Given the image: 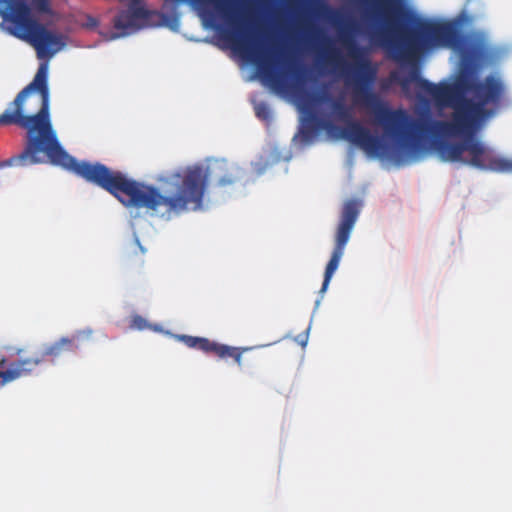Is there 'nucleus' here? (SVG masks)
<instances>
[{
	"label": "nucleus",
	"mask_w": 512,
	"mask_h": 512,
	"mask_svg": "<svg viewBox=\"0 0 512 512\" xmlns=\"http://www.w3.org/2000/svg\"><path fill=\"white\" fill-rule=\"evenodd\" d=\"M349 56L354 60L345 65L342 75L352 86L354 103L370 110L375 123L386 138L396 142L400 161L415 159L426 151V140L442 160L461 162L481 170L512 173V160L497 155L475 137L483 122L492 116L505 97V85L500 76L490 74L480 80L462 72L452 84H434L420 76L417 65L407 74L393 71L391 82L407 92L412 83L437 104L453 109L449 121L435 120L426 115L414 119L402 108L392 109L372 90L377 66L365 55L353 39H344Z\"/></svg>",
	"instance_id": "1"
},
{
	"label": "nucleus",
	"mask_w": 512,
	"mask_h": 512,
	"mask_svg": "<svg viewBox=\"0 0 512 512\" xmlns=\"http://www.w3.org/2000/svg\"><path fill=\"white\" fill-rule=\"evenodd\" d=\"M49 109L48 64L41 63L32 82L0 114V125H16L25 129L27 143L24 150L33 145L30 156L43 153L52 164L101 187L127 207L152 211L164 208L167 215L183 213V167L159 177L158 182L165 189V194H162L157 187L128 178L99 162L77 161L61 147L52 127Z\"/></svg>",
	"instance_id": "2"
},
{
	"label": "nucleus",
	"mask_w": 512,
	"mask_h": 512,
	"mask_svg": "<svg viewBox=\"0 0 512 512\" xmlns=\"http://www.w3.org/2000/svg\"><path fill=\"white\" fill-rule=\"evenodd\" d=\"M404 14L401 0H378L373 8L374 18L383 24L378 33L380 44L397 63L414 66L421 50L458 46L459 32L449 23H423L416 32L396 37L392 31Z\"/></svg>",
	"instance_id": "3"
},
{
	"label": "nucleus",
	"mask_w": 512,
	"mask_h": 512,
	"mask_svg": "<svg viewBox=\"0 0 512 512\" xmlns=\"http://www.w3.org/2000/svg\"><path fill=\"white\" fill-rule=\"evenodd\" d=\"M301 99L307 108H311L313 104L327 103L331 109V116L346 124L345 127H339L330 118L318 116L313 112L310 120L315 128L325 130L329 136L335 139L347 140L367 153L400 161L396 142L386 138L384 134L382 138L373 135L367 127L354 120L351 108L345 104L342 98H334L327 92L316 96L302 92Z\"/></svg>",
	"instance_id": "4"
},
{
	"label": "nucleus",
	"mask_w": 512,
	"mask_h": 512,
	"mask_svg": "<svg viewBox=\"0 0 512 512\" xmlns=\"http://www.w3.org/2000/svg\"><path fill=\"white\" fill-rule=\"evenodd\" d=\"M359 213L360 208L356 200L351 199L345 202L335 234V246L325 268L324 279L320 290L321 292H325L327 290L334 273L339 267L341 258L344 255L345 247L350 239L351 232L358 219Z\"/></svg>",
	"instance_id": "5"
},
{
	"label": "nucleus",
	"mask_w": 512,
	"mask_h": 512,
	"mask_svg": "<svg viewBox=\"0 0 512 512\" xmlns=\"http://www.w3.org/2000/svg\"><path fill=\"white\" fill-rule=\"evenodd\" d=\"M178 338L188 347L202 351L206 354H212L220 359L232 358L239 367L242 366V355L250 350V347H233L211 341L205 337H195L188 335H180Z\"/></svg>",
	"instance_id": "6"
},
{
	"label": "nucleus",
	"mask_w": 512,
	"mask_h": 512,
	"mask_svg": "<svg viewBox=\"0 0 512 512\" xmlns=\"http://www.w3.org/2000/svg\"><path fill=\"white\" fill-rule=\"evenodd\" d=\"M148 11L142 5V0H131L128 10L119 12L113 19V27L116 30L110 39L127 36L138 30V19H145Z\"/></svg>",
	"instance_id": "7"
},
{
	"label": "nucleus",
	"mask_w": 512,
	"mask_h": 512,
	"mask_svg": "<svg viewBox=\"0 0 512 512\" xmlns=\"http://www.w3.org/2000/svg\"><path fill=\"white\" fill-rule=\"evenodd\" d=\"M43 362V356L38 355L12 362L8 369L0 371V387L21 377L31 375L37 366Z\"/></svg>",
	"instance_id": "8"
},
{
	"label": "nucleus",
	"mask_w": 512,
	"mask_h": 512,
	"mask_svg": "<svg viewBox=\"0 0 512 512\" xmlns=\"http://www.w3.org/2000/svg\"><path fill=\"white\" fill-rule=\"evenodd\" d=\"M85 338L81 334L73 335L72 337H62L58 341L45 347L41 356L43 361L49 358L52 363L64 357L67 354L76 353L78 349L83 346Z\"/></svg>",
	"instance_id": "9"
},
{
	"label": "nucleus",
	"mask_w": 512,
	"mask_h": 512,
	"mask_svg": "<svg viewBox=\"0 0 512 512\" xmlns=\"http://www.w3.org/2000/svg\"><path fill=\"white\" fill-rule=\"evenodd\" d=\"M457 49L460 53L461 60L465 66H471L482 58L485 52L484 44L473 37H461L459 35V44Z\"/></svg>",
	"instance_id": "10"
},
{
	"label": "nucleus",
	"mask_w": 512,
	"mask_h": 512,
	"mask_svg": "<svg viewBox=\"0 0 512 512\" xmlns=\"http://www.w3.org/2000/svg\"><path fill=\"white\" fill-rule=\"evenodd\" d=\"M32 146L33 145H31L28 150H23L18 155L12 156L4 161H0V169L15 165L26 167L42 163L43 159L40 156H30Z\"/></svg>",
	"instance_id": "11"
},
{
	"label": "nucleus",
	"mask_w": 512,
	"mask_h": 512,
	"mask_svg": "<svg viewBox=\"0 0 512 512\" xmlns=\"http://www.w3.org/2000/svg\"><path fill=\"white\" fill-rule=\"evenodd\" d=\"M212 170L219 173L225 172L224 175L219 177V186L224 187L227 185H232L238 180V169L230 167L226 160H216L213 164Z\"/></svg>",
	"instance_id": "12"
},
{
	"label": "nucleus",
	"mask_w": 512,
	"mask_h": 512,
	"mask_svg": "<svg viewBox=\"0 0 512 512\" xmlns=\"http://www.w3.org/2000/svg\"><path fill=\"white\" fill-rule=\"evenodd\" d=\"M319 4V10L324 11L328 14L329 18L333 22H339V20L342 18V15L338 12L330 8L328 5H326L322 0H317Z\"/></svg>",
	"instance_id": "13"
},
{
	"label": "nucleus",
	"mask_w": 512,
	"mask_h": 512,
	"mask_svg": "<svg viewBox=\"0 0 512 512\" xmlns=\"http://www.w3.org/2000/svg\"><path fill=\"white\" fill-rule=\"evenodd\" d=\"M255 112H256L257 117L264 119V120L269 119L271 116L270 109H269L268 105L264 102L256 105Z\"/></svg>",
	"instance_id": "14"
},
{
	"label": "nucleus",
	"mask_w": 512,
	"mask_h": 512,
	"mask_svg": "<svg viewBox=\"0 0 512 512\" xmlns=\"http://www.w3.org/2000/svg\"><path fill=\"white\" fill-rule=\"evenodd\" d=\"M144 328H150L155 331H158L160 329L158 327V325H156V324L152 325L151 322L138 321V322H131V324H130V329H132V330H142Z\"/></svg>",
	"instance_id": "15"
},
{
	"label": "nucleus",
	"mask_w": 512,
	"mask_h": 512,
	"mask_svg": "<svg viewBox=\"0 0 512 512\" xmlns=\"http://www.w3.org/2000/svg\"><path fill=\"white\" fill-rule=\"evenodd\" d=\"M98 24H99V22L95 17H93L91 15H86L85 22L82 24V26L87 29H94L98 26Z\"/></svg>",
	"instance_id": "16"
},
{
	"label": "nucleus",
	"mask_w": 512,
	"mask_h": 512,
	"mask_svg": "<svg viewBox=\"0 0 512 512\" xmlns=\"http://www.w3.org/2000/svg\"><path fill=\"white\" fill-rule=\"evenodd\" d=\"M311 328V325L309 324L306 328L305 332L302 334H299L295 337V341L300 344L302 347H304L307 344L308 341V333Z\"/></svg>",
	"instance_id": "17"
},
{
	"label": "nucleus",
	"mask_w": 512,
	"mask_h": 512,
	"mask_svg": "<svg viewBox=\"0 0 512 512\" xmlns=\"http://www.w3.org/2000/svg\"><path fill=\"white\" fill-rule=\"evenodd\" d=\"M289 70H290V72L292 73V75L295 77V79L297 81V84L294 85V88L298 89V84L303 81V74H302L301 71H299L297 69H294V67L292 65L289 66Z\"/></svg>",
	"instance_id": "18"
},
{
	"label": "nucleus",
	"mask_w": 512,
	"mask_h": 512,
	"mask_svg": "<svg viewBox=\"0 0 512 512\" xmlns=\"http://www.w3.org/2000/svg\"><path fill=\"white\" fill-rule=\"evenodd\" d=\"M138 252L141 255H143L145 253V249L140 245L139 240L136 239L135 243H134L133 250L128 253V257H130L132 254H137Z\"/></svg>",
	"instance_id": "19"
},
{
	"label": "nucleus",
	"mask_w": 512,
	"mask_h": 512,
	"mask_svg": "<svg viewBox=\"0 0 512 512\" xmlns=\"http://www.w3.org/2000/svg\"><path fill=\"white\" fill-rule=\"evenodd\" d=\"M302 133H303V137L305 139H309L312 136V132L310 130H308V129L303 130Z\"/></svg>",
	"instance_id": "20"
},
{
	"label": "nucleus",
	"mask_w": 512,
	"mask_h": 512,
	"mask_svg": "<svg viewBox=\"0 0 512 512\" xmlns=\"http://www.w3.org/2000/svg\"><path fill=\"white\" fill-rule=\"evenodd\" d=\"M132 320L138 321V320H144V319L141 316L136 315L132 318Z\"/></svg>",
	"instance_id": "21"
},
{
	"label": "nucleus",
	"mask_w": 512,
	"mask_h": 512,
	"mask_svg": "<svg viewBox=\"0 0 512 512\" xmlns=\"http://www.w3.org/2000/svg\"><path fill=\"white\" fill-rule=\"evenodd\" d=\"M3 182H4V177L0 176V186L3 184Z\"/></svg>",
	"instance_id": "22"
},
{
	"label": "nucleus",
	"mask_w": 512,
	"mask_h": 512,
	"mask_svg": "<svg viewBox=\"0 0 512 512\" xmlns=\"http://www.w3.org/2000/svg\"><path fill=\"white\" fill-rule=\"evenodd\" d=\"M5 362V359L3 358L1 361H0V366H2Z\"/></svg>",
	"instance_id": "23"
}]
</instances>
